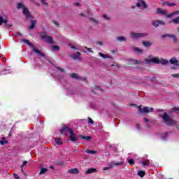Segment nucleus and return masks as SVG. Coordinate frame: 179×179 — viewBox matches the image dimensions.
<instances>
[{"label": "nucleus", "mask_w": 179, "mask_h": 179, "mask_svg": "<svg viewBox=\"0 0 179 179\" xmlns=\"http://www.w3.org/2000/svg\"><path fill=\"white\" fill-rule=\"evenodd\" d=\"M143 45L144 47H150L152 45V43L149 41H143Z\"/></svg>", "instance_id": "24"}, {"label": "nucleus", "mask_w": 179, "mask_h": 179, "mask_svg": "<svg viewBox=\"0 0 179 179\" xmlns=\"http://www.w3.org/2000/svg\"><path fill=\"white\" fill-rule=\"evenodd\" d=\"M148 34L143 33H131V36L133 38H141V37H145Z\"/></svg>", "instance_id": "8"}, {"label": "nucleus", "mask_w": 179, "mask_h": 179, "mask_svg": "<svg viewBox=\"0 0 179 179\" xmlns=\"http://www.w3.org/2000/svg\"><path fill=\"white\" fill-rule=\"evenodd\" d=\"M161 1H163V0H161Z\"/></svg>", "instance_id": "63"}, {"label": "nucleus", "mask_w": 179, "mask_h": 179, "mask_svg": "<svg viewBox=\"0 0 179 179\" xmlns=\"http://www.w3.org/2000/svg\"><path fill=\"white\" fill-rule=\"evenodd\" d=\"M112 66H114V64H112Z\"/></svg>", "instance_id": "62"}, {"label": "nucleus", "mask_w": 179, "mask_h": 179, "mask_svg": "<svg viewBox=\"0 0 179 179\" xmlns=\"http://www.w3.org/2000/svg\"><path fill=\"white\" fill-rule=\"evenodd\" d=\"M134 51L135 52H137V54H142V52H143L142 49H140L139 48H134Z\"/></svg>", "instance_id": "22"}, {"label": "nucleus", "mask_w": 179, "mask_h": 179, "mask_svg": "<svg viewBox=\"0 0 179 179\" xmlns=\"http://www.w3.org/2000/svg\"><path fill=\"white\" fill-rule=\"evenodd\" d=\"M86 153H88L90 155H96V153H97V152L94 151V150H90L89 149L86 150Z\"/></svg>", "instance_id": "25"}, {"label": "nucleus", "mask_w": 179, "mask_h": 179, "mask_svg": "<svg viewBox=\"0 0 179 179\" xmlns=\"http://www.w3.org/2000/svg\"><path fill=\"white\" fill-rule=\"evenodd\" d=\"M117 40H118V41H127V38H125L124 36H118L117 38Z\"/></svg>", "instance_id": "27"}, {"label": "nucleus", "mask_w": 179, "mask_h": 179, "mask_svg": "<svg viewBox=\"0 0 179 179\" xmlns=\"http://www.w3.org/2000/svg\"><path fill=\"white\" fill-rule=\"evenodd\" d=\"M152 26H155V27H158L159 24L164 25V22L163 21H153L152 22Z\"/></svg>", "instance_id": "14"}, {"label": "nucleus", "mask_w": 179, "mask_h": 179, "mask_svg": "<svg viewBox=\"0 0 179 179\" xmlns=\"http://www.w3.org/2000/svg\"><path fill=\"white\" fill-rule=\"evenodd\" d=\"M55 24L56 26H58V22H55Z\"/></svg>", "instance_id": "54"}, {"label": "nucleus", "mask_w": 179, "mask_h": 179, "mask_svg": "<svg viewBox=\"0 0 179 179\" xmlns=\"http://www.w3.org/2000/svg\"><path fill=\"white\" fill-rule=\"evenodd\" d=\"M55 143H57V145H62V142L61 141L60 138H55Z\"/></svg>", "instance_id": "32"}, {"label": "nucleus", "mask_w": 179, "mask_h": 179, "mask_svg": "<svg viewBox=\"0 0 179 179\" xmlns=\"http://www.w3.org/2000/svg\"><path fill=\"white\" fill-rule=\"evenodd\" d=\"M110 167H104L103 169V171H106V170H110Z\"/></svg>", "instance_id": "45"}, {"label": "nucleus", "mask_w": 179, "mask_h": 179, "mask_svg": "<svg viewBox=\"0 0 179 179\" xmlns=\"http://www.w3.org/2000/svg\"><path fill=\"white\" fill-rule=\"evenodd\" d=\"M167 136H169V133H165L162 134V141H166V139H167Z\"/></svg>", "instance_id": "28"}, {"label": "nucleus", "mask_w": 179, "mask_h": 179, "mask_svg": "<svg viewBox=\"0 0 179 179\" xmlns=\"http://www.w3.org/2000/svg\"><path fill=\"white\" fill-rule=\"evenodd\" d=\"M91 20H93L94 22H96V20H93V19H91Z\"/></svg>", "instance_id": "57"}, {"label": "nucleus", "mask_w": 179, "mask_h": 179, "mask_svg": "<svg viewBox=\"0 0 179 179\" xmlns=\"http://www.w3.org/2000/svg\"><path fill=\"white\" fill-rule=\"evenodd\" d=\"M68 173L70 174H78L79 173V170H78V169H70L68 171Z\"/></svg>", "instance_id": "17"}, {"label": "nucleus", "mask_w": 179, "mask_h": 179, "mask_svg": "<svg viewBox=\"0 0 179 179\" xmlns=\"http://www.w3.org/2000/svg\"><path fill=\"white\" fill-rule=\"evenodd\" d=\"M17 9H23V15H24V16H26V17L27 19L31 17V15H30V12L29 11V10L24 7V6L22 3H18L17 5Z\"/></svg>", "instance_id": "6"}, {"label": "nucleus", "mask_w": 179, "mask_h": 179, "mask_svg": "<svg viewBox=\"0 0 179 179\" xmlns=\"http://www.w3.org/2000/svg\"><path fill=\"white\" fill-rule=\"evenodd\" d=\"M162 120H164V122L169 127H171V125H176V124H177V122L170 118L166 113H164L162 115Z\"/></svg>", "instance_id": "5"}, {"label": "nucleus", "mask_w": 179, "mask_h": 179, "mask_svg": "<svg viewBox=\"0 0 179 179\" xmlns=\"http://www.w3.org/2000/svg\"><path fill=\"white\" fill-rule=\"evenodd\" d=\"M135 163V161H134V159H130L129 160V164L132 166V164H134Z\"/></svg>", "instance_id": "37"}, {"label": "nucleus", "mask_w": 179, "mask_h": 179, "mask_svg": "<svg viewBox=\"0 0 179 179\" xmlns=\"http://www.w3.org/2000/svg\"><path fill=\"white\" fill-rule=\"evenodd\" d=\"M96 90H100V87H96Z\"/></svg>", "instance_id": "50"}, {"label": "nucleus", "mask_w": 179, "mask_h": 179, "mask_svg": "<svg viewBox=\"0 0 179 179\" xmlns=\"http://www.w3.org/2000/svg\"><path fill=\"white\" fill-rule=\"evenodd\" d=\"M71 48H72L73 50H78V48H76V47H75V46H73V45L71 46Z\"/></svg>", "instance_id": "48"}, {"label": "nucleus", "mask_w": 179, "mask_h": 179, "mask_svg": "<svg viewBox=\"0 0 179 179\" xmlns=\"http://www.w3.org/2000/svg\"><path fill=\"white\" fill-rule=\"evenodd\" d=\"M96 171H97L96 169L91 168L87 169V171L85 172V174H92L93 173H96Z\"/></svg>", "instance_id": "16"}, {"label": "nucleus", "mask_w": 179, "mask_h": 179, "mask_svg": "<svg viewBox=\"0 0 179 179\" xmlns=\"http://www.w3.org/2000/svg\"><path fill=\"white\" fill-rule=\"evenodd\" d=\"M170 63L171 64H176L177 65V66H179L178 60H177V59L176 57H173L170 60Z\"/></svg>", "instance_id": "18"}, {"label": "nucleus", "mask_w": 179, "mask_h": 179, "mask_svg": "<svg viewBox=\"0 0 179 179\" xmlns=\"http://www.w3.org/2000/svg\"><path fill=\"white\" fill-rule=\"evenodd\" d=\"M26 164H27V161H24L22 165V167H24V166H26Z\"/></svg>", "instance_id": "43"}, {"label": "nucleus", "mask_w": 179, "mask_h": 179, "mask_svg": "<svg viewBox=\"0 0 179 179\" xmlns=\"http://www.w3.org/2000/svg\"><path fill=\"white\" fill-rule=\"evenodd\" d=\"M17 36H22V34L18 33V34H17Z\"/></svg>", "instance_id": "56"}, {"label": "nucleus", "mask_w": 179, "mask_h": 179, "mask_svg": "<svg viewBox=\"0 0 179 179\" xmlns=\"http://www.w3.org/2000/svg\"><path fill=\"white\" fill-rule=\"evenodd\" d=\"M138 8H140V9H145V8H148V5H146V3L142 0H138V2L137 3Z\"/></svg>", "instance_id": "9"}, {"label": "nucleus", "mask_w": 179, "mask_h": 179, "mask_svg": "<svg viewBox=\"0 0 179 179\" xmlns=\"http://www.w3.org/2000/svg\"><path fill=\"white\" fill-rule=\"evenodd\" d=\"M99 44L101 45L102 44H101V43H99Z\"/></svg>", "instance_id": "61"}, {"label": "nucleus", "mask_w": 179, "mask_h": 179, "mask_svg": "<svg viewBox=\"0 0 179 179\" xmlns=\"http://www.w3.org/2000/svg\"><path fill=\"white\" fill-rule=\"evenodd\" d=\"M85 48L86 50H87V51H90V52H93L92 51H90V50H92V48H87V47H85Z\"/></svg>", "instance_id": "46"}, {"label": "nucleus", "mask_w": 179, "mask_h": 179, "mask_svg": "<svg viewBox=\"0 0 179 179\" xmlns=\"http://www.w3.org/2000/svg\"><path fill=\"white\" fill-rule=\"evenodd\" d=\"M9 73H10V70L6 69V71H5V73H4V74H5V75H8V74H9Z\"/></svg>", "instance_id": "41"}, {"label": "nucleus", "mask_w": 179, "mask_h": 179, "mask_svg": "<svg viewBox=\"0 0 179 179\" xmlns=\"http://www.w3.org/2000/svg\"><path fill=\"white\" fill-rule=\"evenodd\" d=\"M173 23H175V24H177L179 23V17L175 18L172 20Z\"/></svg>", "instance_id": "34"}, {"label": "nucleus", "mask_w": 179, "mask_h": 179, "mask_svg": "<svg viewBox=\"0 0 179 179\" xmlns=\"http://www.w3.org/2000/svg\"><path fill=\"white\" fill-rule=\"evenodd\" d=\"M75 6H80V4L79 3H74Z\"/></svg>", "instance_id": "47"}, {"label": "nucleus", "mask_w": 179, "mask_h": 179, "mask_svg": "<svg viewBox=\"0 0 179 179\" xmlns=\"http://www.w3.org/2000/svg\"><path fill=\"white\" fill-rule=\"evenodd\" d=\"M99 57H101V58L106 59V58H111L110 57L108 56V55H105L101 52L99 53Z\"/></svg>", "instance_id": "23"}, {"label": "nucleus", "mask_w": 179, "mask_h": 179, "mask_svg": "<svg viewBox=\"0 0 179 179\" xmlns=\"http://www.w3.org/2000/svg\"><path fill=\"white\" fill-rule=\"evenodd\" d=\"M8 136H9V138H10V134H9Z\"/></svg>", "instance_id": "58"}, {"label": "nucleus", "mask_w": 179, "mask_h": 179, "mask_svg": "<svg viewBox=\"0 0 179 179\" xmlns=\"http://www.w3.org/2000/svg\"><path fill=\"white\" fill-rule=\"evenodd\" d=\"M145 122H149V119H145Z\"/></svg>", "instance_id": "51"}, {"label": "nucleus", "mask_w": 179, "mask_h": 179, "mask_svg": "<svg viewBox=\"0 0 179 179\" xmlns=\"http://www.w3.org/2000/svg\"><path fill=\"white\" fill-rule=\"evenodd\" d=\"M109 167H110V169H113V167H114L115 166H121L122 165V162H110L108 164Z\"/></svg>", "instance_id": "15"}, {"label": "nucleus", "mask_w": 179, "mask_h": 179, "mask_svg": "<svg viewBox=\"0 0 179 179\" xmlns=\"http://www.w3.org/2000/svg\"><path fill=\"white\" fill-rule=\"evenodd\" d=\"M41 38L44 40L46 43H49V44H52V37L48 36L47 34L41 35Z\"/></svg>", "instance_id": "7"}, {"label": "nucleus", "mask_w": 179, "mask_h": 179, "mask_svg": "<svg viewBox=\"0 0 179 179\" xmlns=\"http://www.w3.org/2000/svg\"><path fill=\"white\" fill-rule=\"evenodd\" d=\"M142 164L144 166H149V160L146 159L142 162Z\"/></svg>", "instance_id": "30"}, {"label": "nucleus", "mask_w": 179, "mask_h": 179, "mask_svg": "<svg viewBox=\"0 0 179 179\" xmlns=\"http://www.w3.org/2000/svg\"><path fill=\"white\" fill-rule=\"evenodd\" d=\"M7 143L8 141H6V139H5V137H3L0 141V145H5V143Z\"/></svg>", "instance_id": "29"}, {"label": "nucleus", "mask_w": 179, "mask_h": 179, "mask_svg": "<svg viewBox=\"0 0 179 179\" xmlns=\"http://www.w3.org/2000/svg\"><path fill=\"white\" fill-rule=\"evenodd\" d=\"M166 5H167L168 6H176V3H169V1L166 2Z\"/></svg>", "instance_id": "33"}, {"label": "nucleus", "mask_w": 179, "mask_h": 179, "mask_svg": "<svg viewBox=\"0 0 179 179\" xmlns=\"http://www.w3.org/2000/svg\"><path fill=\"white\" fill-rule=\"evenodd\" d=\"M60 134L66 135V136H68V138H69L71 142H76L78 141V139L76 138V135H75L73 131L71 130V129H69V127H62L60 130Z\"/></svg>", "instance_id": "1"}, {"label": "nucleus", "mask_w": 179, "mask_h": 179, "mask_svg": "<svg viewBox=\"0 0 179 179\" xmlns=\"http://www.w3.org/2000/svg\"><path fill=\"white\" fill-rule=\"evenodd\" d=\"M80 55V52H77V55H72L71 57L72 58H73V59H78Z\"/></svg>", "instance_id": "26"}, {"label": "nucleus", "mask_w": 179, "mask_h": 179, "mask_svg": "<svg viewBox=\"0 0 179 179\" xmlns=\"http://www.w3.org/2000/svg\"><path fill=\"white\" fill-rule=\"evenodd\" d=\"M56 69H57V71H59V72H61L62 73H64L65 72V70L60 67H56Z\"/></svg>", "instance_id": "35"}, {"label": "nucleus", "mask_w": 179, "mask_h": 179, "mask_svg": "<svg viewBox=\"0 0 179 179\" xmlns=\"http://www.w3.org/2000/svg\"><path fill=\"white\" fill-rule=\"evenodd\" d=\"M150 62H152L153 64H162V65H166V64H169V61L166 59L159 57H153L150 60H145L146 64H150Z\"/></svg>", "instance_id": "3"}, {"label": "nucleus", "mask_w": 179, "mask_h": 179, "mask_svg": "<svg viewBox=\"0 0 179 179\" xmlns=\"http://www.w3.org/2000/svg\"><path fill=\"white\" fill-rule=\"evenodd\" d=\"M22 43H24L25 44H27L31 48H32L33 52H36V54H38V55H41V57H45L44 53L41 52L37 48L34 47V45L30 43V41L26 40V39H22Z\"/></svg>", "instance_id": "2"}, {"label": "nucleus", "mask_w": 179, "mask_h": 179, "mask_svg": "<svg viewBox=\"0 0 179 179\" xmlns=\"http://www.w3.org/2000/svg\"><path fill=\"white\" fill-rule=\"evenodd\" d=\"M21 171H22V173H24V171L23 170V167H22Z\"/></svg>", "instance_id": "55"}, {"label": "nucleus", "mask_w": 179, "mask_h": 179, "mask_svg": "<svg viewBox=\"0 0 179 179\" xmlns=\"http://www.w3.org/2000/svg\"><path fill=\"white\" fill-rule=\"evenodd\" d=\"M172 77H173V78H179V73L173 74V75H172Z\"/></svg>", "instance_id": "42"}, {"label": "nucleus", "mask_w": 179, "mask_h": 179, "mask_svg": "<svg viewBox=\"0 0 179 179\" xmlns=\"http://www.w3.org/2000/svg\"><path fill=\"white\" fill-rule=\"evenodd\" d=\"M103 19H105V20H110V17H107V15L106 14H104L103 15Z\"/></svg>", "instance_id": "39"}, {"label": "nucleus", "mask_w": 179, "mask_h": 179, "mask_svg": "<svg viewBox=\"0 0 179 179\" xmlns=\"http://www.w3.org/2000/svg\"><path fill=\"white\" fill-rule=\"evenodd\" d=\"M137 129H139V124H136Z\"/></svg>", "instance_id": "52"}, {"label": "nucleus", "mask_w": 179, "mask_h": 179, "mask_svg": "<svg viewBox=\"0 0 179 179\" xmlns=\"http://www.w3.org/2000/svg\"><path fill=\"white\" fill-rule=\"evenodd\" d=\"M41 3L43 5H46L47 6V2H45V0H41Z\"/></svg>", "instance_id": "44"}, {"label": "nucleus", "mask_w": 179, "mask_h": 179, "mask_svg": "<svg viewBox=\"0 0 179 179\" xmlns=\"http://www.w3.org/2000/svg\"><path fill=\"white\" fill-rule=\"evenodd\" d=\"M48 171V169L47 168H41V171L39 172V176H43V174H45Z\"/></svg>", "instance_id": "19"}, {"label": "nucleus", "mask_w": 179, "mask_h": 179, "mask_svg": "<svg viewBox=\"0 0 179 179\" xmlns=\"http://www.w3.org/2000/svg\"><path fill=\"white\" fill-rule=\"evenodd\" d=\"M2 23H5L6 27H12V24H8V18L3 19L0 15V24H2Z\"/></svg>", "instance_id": "10"}, {"label": "nucleus", "mask_w": 179, "mask_h": 179, "mask_svg": "<svg viewBox=\"0 0 179 179\" xmlns=\"http://www.w3.org/2000/svg\"><path fill=\"white\" fill-rule=\"evenodd\" d=\"M2 61H3V62H5V57H2Z\"/></svg>", "instance_id": "49"}, {"label": "nucleus", "mask_w": 179, "mask_h": 179, "mask_svg": "<svg viewBox=\"0 0 179 179\" xmlns=\"http://www.w3.org/2000/svg\"><path fill=\"white\" fill-rule=\"evenodd\" d=\"M52 48L53 51H58V50H59V46H52Z\"/></svg>", "instance_id": "36"}, {"label": "nucleus", "mask_w": 179, "mask_h": 179, "mask_svg": "<svg viewBox=\"0 0 179 179\" xmlns=\"http://www.w3.org/2000/svg\"><path fill=\"white\" fill-rule=\"evenodd\" d=\"M153 108H149L148 106L144 107L143 109H140V113H152Z\"/></svg>", "instance_id": "12"}, {"label": "nucleus", "mask_w": 179, "mask_h": 179, "mask_svg": "<svg viewBox=\"0 0 179 179\" xmlns=\"http://www.w3.org/2000/svg\"><path fill=\"white\" fill-rule=\"evenodd\" d=\"M88 124H94V122L92 118L88 117Z\"/></svg>", "instance_id": "38"}, {"label": "nucleus", "mask_w": 179, "mask_h": 179, "mask_svg": "<svg viewBox=\"0 0 179 179\" xmlns=\"http://www.w3.org/2000/svg\"><path fill=\"white\" fill-rule=\"evenodd\" d=\"M13 176H14V178H15V179H20V177L18 176L17 174H16V173H14V174H13Z\"/></svg>", "instance_id": "40"}, {"label": "nucleus", "mask_w": 179, "mask_h": 179, "mask_svg": "<svg viewBox=\"0 0 179 179\" xmlns=\"http://www.w3.org/2000/svg\"><path fill=\"white\" fill-rule=\"evenodd\" d=\"M31 26L29 27V29H30L31 30H33V29H34V27H35V26H36V20H31Z\"/></svg>", "instance_id": "21"}, {"label": "nucleus", "mask_w": 179, "mask_h": 179, "mask_svg": "<svg viewBox=\"0 0 179 179\" xmlns=\"http://www.w3.org/2000/svg\"><path fill=\"white\" fill-rule=\"evenodd\" d=\"M162 37L163 38H165V37H169V38H172L174 43H177V38H176V36L174 35L166 34V35H163Z\"/></svg>", "instance_id": "13"}, {"label": "nucleus", "mask_w": 179, "mask_h": 179, "mask_svg": "<svg viewBox=\"0 0 179 179\" xmlns=\"http://www.w3.org/2000/svg\"><path fill=\"white\" fill-rule=\"evenodd\" d=\"M138 176H139V177H144L145 176V171H140L138 172Z\"/></svg>", "instance_id": "31"}, {"label": "nucleus", "mask_w": 179, "mask_h": 179, "mask_svg": "<svg viewBox=\"0 0 179 179\" xmlns=\"http://www.w3.org/2000/svg\"><path fill=\"white\" fill-rule=\"evenodd\" d=\"M80 138H81V139H84L85 141H91L92 140V137L87 136H83V135H80Z\"/></svg>", "instance_id": "20"}, {"label": "nucleus", "mask_w": 179, "mask_h": 179, "mask_svg": "<svg viewBox=\"0 0 179 179\" xmlns=\"http://www.w3.org/2000/svg\"><path fill=\"white\" fill-rule=\"evenodd\" d=\"M49 62H50V64H52V62L50 61Z\"/></svg>", "instance_id": "59"}, {"label": "nucleus", "mask_w": 179, "mask_h": 179, "mask_svg": "<svg viewBox=\"0 0 179 179\" xmlns=\"http://www.w3.org/2000/svg\"><path fill=\"white\" fill-rule=\"evenodd\" d=\"M71 76L73 79H77V80H86V78L80 77L78 74L76 73H72Z\"/></svg>", "instance_id": "11"}, {"label": "nucleus", "mask_w": 179, "mask_h": 179, "mask_svg": "<svg viewBox=\"0 0 179 179\" xmlns=\"http://www.w3.org/2000/svg\"><path fill=\"white\" fill-rule=\"evenodd\" d=\"M157 13L158 15H166V17H173V16H176V15H179V11H174L173 13H171L170 14H167V10H163L160 8H158L157 9Z\"/></svg>", "instance_id": "4"}, {"label": "nucleus", "mask_w": 179, "mask_h": 179, "mask_svg": "<svg viewBox=\"0 0 179 179\" xmlns=\"http://www.w3.org/2000/svg\"><path fill=\"white\" fill-rule=\"evenodd\" d=\"M81 16H83V13H81Z\"/></svg>", "instance_id": "60"}, {"label": "nucleus", "mask_w": 179, "mask_h": 179, "mask_svg": "<svg viewBox=\"0 0 179 179\" xmlns=\"http://www.w3.org/2000/svg\"><path fill=\"white\" fill-rule=\"evenodd\" d=\"M50 169H52V170H54V166H50Z\"/></svg>", "instance_id": "53"}]
</instances>
